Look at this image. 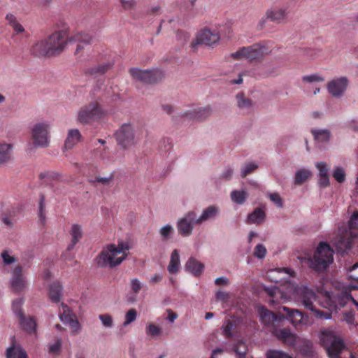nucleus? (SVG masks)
Instances as JSON below:
<instances>
[{
  "mask_svg": "<svg viewBox=\"0 0 358 358\" xmlns=\"http://www.w3.org/2000/svg\"><path fill=\"white\" fill-rule=\"evenodd\" d=\"M47 41L51 55L55 56L60 54L65 48L67 43H78L76 54L81 52L83 45H88L92 42V37L87 33L77 32L69 36L66 31H58L52 34L47 38Z\"/></svg>",
  "mask_w": 358,
  "mask_h": 358,
  "instance_id": "f257e3e1",
  "label": "nucleus"
},
{
  "mask_svg": "<svg viewBox=\"0 0 358 358\" xmlns=\"http://www.w3.org/2000/svg\"><path fill=\"white\" fill-rule=\"evenodd\" d=\"M129 245L120 242L117 245L109 244L105 247L96 258L98 266L114 268L120 265L129 255Z\"/></svg>",
  "mask_w": 358,
  "mask_h": 358,
  "instance_id": "f03ea898",
  "label": "nucleus"
},
{
  "mask_svg": "<svg viewBox=\"0 0 358 358\" xmlns=\"http://www.w3.org/2000/svg\"><path fill=\"white\" fill-rule=\"evenodd\" d=\"M320 342L330 358H353L352 352L347 350L342 338L332 331H322Z\"/></svg>",
  "mask_w": 358,
  "mask_h": 358,
  "instance_id": "7ed1b4c3",
  "label": "nucleus"
},
{
  "mask_svg": "<svg viewBox=\"0 0 358 358\" xmlns=\"http://www.w3.org/2000/svg\"><path fill=\"white\" fill-rule=\"evenodd\" d=\"M269 42L264 41L247 47H242L231 54V57L236 60L246 59L250 62L260 61L271 52Z\"/></svg>",
  "mask_w": 358,
  "mask_h": 358,
  "instance_id": "20e7f679",
  "label": "nucleus"
},
{
  "mask_svg": "<svg viewBox=\"0 0 358 358\" xmlns=\"http://www.w3.org/2000/svg\"><path fill=\"white\" fill-rule=\"evenodd\" d=\"M334 250L327 243H319L313 257L309 259V266L315 271L326 269L334 260Z\"/></svg>",
  "mask_w": 358,
  "mask_h": 358,
  "instance_id": "39448f33",
  "label": "nucleus"
},
{
  "mask_svg": "<svg viewBox=\"0 0 358 358\" xmlns=\"http://www.w3.org/2000/svg\"><path fill=\"white\" fill-rule=\"evenodd\" d=\"M103 113L100 103L96 101H92L80 109L78 120L82 124H90L101 119Z\"/></svg>",
  "mask_w": 358,
  "mask_h": 358,
  "instance_id": "423d86ee",
  "label": "nucleus"
},
{
  "mask_svg": "<svg viewBox=\"0 0 358 358\" xmlns=\"http://www.w3.org/2000/svg\"><path fill=\"white\" fill-rule=\"evenodd\" d=\"M299 299L303 306L308 310L314 312L320 318L329 319L331 314L324 313L317 309L316 304L319 303L316 294L310 289L304 287L299 291Z\"/></svg>",
  "mask_w": 358,
  "mask_h": 358,
  "instance_id": "0eeeda50",
  "label": "nucleus"
},
{
  "mask_svg": "<svg viewBox=\"0 0 358 358\" xmlns=\"http://www.w3.org/2000/svg\"><path fill=\"white\" fill-rule=\"evenodd\" d=\"M117 144L124 149L134 146L138 141L133 125L123 124L115 132Z\"/></svg>",
  "mask_w": 358,
  "mask_h": 358,
  "instance_id": "6e6552de",
  "label": "nucleus"
},
{
  "mask_svg": "<svg viewBox=\"0 0 358 358\" xmlns=\"http://www.w3.org/2000/svg\"><path fill=\"white\" fill-rule=\"evenodd\" d=\"M130 75L136 80L144 83L152 84L164 78V73L159 69L141 70L133 68L129 70Z\"/></svg>",
  "mask_w": 358,
  "mask_h": 358,
  "instance_id": "1a4fd4ad",
  "label": "nucleus"
},
{
  "mask_svg": "<svg viewBox=\"0 0 358 358\" xmlns=\"http://www.w3.org/2000/svg\"><path fill=\"white\" fill-rule=\"evenodd\" d=\"M10 288L16 294H20L27 287V279L22 264L16 265L11 271Z\"/></svg>",
  "mask_w": 358,
  "mask_h": 358,
  "instance_id": "9d476101",
  "label": "nucleus"
},
{
  "mask_svg": "<svg viewBox=\"0 0 358 358\" xmlns=\"http://www.w3.org/2000/svg\"><path fill=\"white\" fill-rule=\"evenodd\" d=\"M285 322L271 329V332L279 341L287 346H294L297 343L298 336L295 333L285 327Z\"/></svg>",
  "mask_w": 358,
  "mask_h": 358,
  "instance_id": "9b49d317",
  "label": "nucleus"
},
{
  "mask_svg": "<svg viewBox=\"0 0 358 358\" xmlns=\"http://www.w3.org/2000/svg\"><path fill=\"white\" fill-rule=\"evenodd\" d=\"M114 64V60L111 57L101 56L97 64L85 70V74L87 76H93L94 78L99 76H103L111 69Z\"/></svg>",
  "mask_w": 358,
  "mask_h": 358,
  "instance_id": "f8f14e48",
  "label": "nucleus"
},
{
  "mask_svg": "<svg viewBox=\"0 0 358 358\" xmlns=\"http://www.w3.org/2000/svg\"><path fill=\"white\" fill-rule=\"evenodd\" d=\"M212 110L210 106L201 107L192 110H187L184 113H177L176 115L173 116L175 121L178 119L193 120L196 121H203L211 115Z\"/></svg>",
  "mask_w": 358,
  "mask_h": 358,
  "instance_id": "ddd939ff",
  "label": "nucleus"
},
{
  "mask_svg": "<svg viewBox=\"0 0 358 358\" xmlns=\"http://www.w3.org/2000/svg\"><path fill=\"white\" fill-rule=\"evenodd\" d=\"M48 128L45 123H37L31 129V138L36 146L45 148L48 145Z\"/></svg>",
  "mask_w": 358,
  "mask_h": 358,
  "instance_id": "4468645a",
  "label": "nucleus"
},
{
  "mask_svg": "<svg viewBox=\"0 0 358 358\" xmlns=\"http://www.w3.org/2000/svg\"><path fill=\"white\" fill-rule=\"evenodd\" d=\"M196 213L194 211L188 212L177 222L178 233L184 237L190 236L192 233L193 224H196Z\"/></svg>",
  "mask_w": 358,
  "mask_h": 358,
  "instance_id": "2eb2a0df",
  "label": "nucleus"
},
{
  "mask_svg": "<svg viewBox=\"0 0 358 358\" xmlns=\"http://www.w3.org/2000/svg\"><path fill=\"white\" fill-rule=\"evenodd\" d=\"M220 36L217 31H211L209 29H201L197 34L195 42L192 43V46L196 44H203L211 46L220 41Z\"/></svg>",
  "mask_w": 358,
  "mask_h": 358,
  "instance_id": "dca6fc26",
  "label": "nucleus"
},
{
  "mask_svg": "<svg viewBox=\"0 0 358 358\" xmlns=\"http://www.w3.org/2000/svg\"><path fill=\"white\" fill-rule=\"evenodd\" d=\"M339 304L345 306L349 301H352L358 307V289L352 285L343 287V289L338 294Z\"/></svg>",
  "mask_w": 358,
  "mask_h": 358,
  "instance_id": "f3484780",
  "label": "nucleus"
},
{
  "mask_svg": "<svg viewBox=\"0 0 358 358\" xmlns=\"http://www.w3.org/2000/svg\"><path fill=\"white\" fill-rule=\"evenodd\" d=\"M348 85L346 77H341L329 81L327 84L329 93L334 97H340L345 92Z\"/></svg>",
  "mask_w": 358,
  "mask_h": 358,
  "instance_id": "a211bd4d",
  "label": "nucleus"
},
{
  "mask_svg": "<svg viewBox=\"0 0 358 358\" xmlns=\"http://www.w3.org/2000/svg\"><path fill=\"white\" fill-rule=\"evenodd\" d=\"M259 315L262 322L266 325L271 324V328L278 327L281 323L286 322V318L282 316H278L264 306H262L259 308Z\"/></svg>",
  "mask_w": 358,
  "mask_h": 358,
  "instance_id": "6ab92c4d",
  "label": "nucleus"
},
{
  "mask_svg": "<svg viewBox=\"0 0 358 358\" xmlns=\"http://www.w3.org/2000/svg\"><path fill=\"white\" fill-rule=\"evenodd\" d=\"M47 38L36 41L30 48V54L36 57H52Z\"/></svg>",
  "mask_w": 358,
  "mask_h": 358,
  "instance_id": "aec40b11",
  "label": "nucleus"
},
{
  "mask_svg": "<svg viewBox=\"0 0 358 358\" xmlns=\"http://www.w3.org/2000/svg\"><path fill=\"white\" fill-rule=\"evenodd\" d=\"M69 234L71 236V243L69 244L66 248V252L63 255L64 258L66 259L67 253L71 252L75 247V245L80 241L83 237V231L81 227L77 224L72 225Z\"/></svg>",
  "mask_w": 358,
  "mask_h": 358,
  "instance_id": "412c9836",
  "label": "nucleus"
},
{
  "mask_svg": "<svg viewBox=\"0 0 358 358\" xmlns=\"http://www.w3.org/2000/svg\"><path fill=\"white\" fill-rule=\"evenodd\" d=\"M269 296L272 297V303H279V299L285 301L287 299L291 298L292 289L289 291L284 292L282 287H273L266 289Z\"/></svg>",
  "mask_w": 358,
  "mask_h": 358,
  "instance_id": "4be33fe9",
  "label": "nucleus"
},
{
  "mask_svg": "<svg viewBox=\"0 0 358 358\" xmlns=\"http://www.w3.org/2000/svg\"><path fill=\"white\" fill-rule=\"evenodd\" d=\"M59 317L63 322L69 324L72 327H75L78 324V321L74 318L70 308L63 303L59 308Z\"/></svg>",
  "mask_w": 358,
  "mask_h": 358,
  "instance_id": "5701e85b",
  "label": "nucleus"
},
{
  "mask_svg": "<svg viewBox=\"0 0 358 358\" xmlns=\"http://www.w3.org/2000/svg\"><path fill=\"white\" fill-rule=\"evenodd\" d=\"M185 269L194 276H199L203 271L204 265L194 257H190L186 262Z\"/></svg>",
  "mask_w": 358,
  "mask_h": 358,
  "instance_id": "b1692460",
  "label": "nucleus"
},
{
  "mask_svg": "<svg viewBox=\"0 0 358 358\" xmlns=\"http://www.w3.org/2000/svg\"><path fill=\"white\" fill-rule=\"evenodd\" d=\"M19 322L21 327L29 334L36 332V323L31 317H27L23 313H18Z\"/></svg>",
  "mask_w": 358,
  "mask_h": 358,
  "instance_id": "393cba45",
  "label": "nucleus"
},
{
  "mask_svg": "<svg viewBox=\"0 0 358 358\" xmlns=\"http://www.w3.org/2000/svg\"><path fill=\"white\" fill-rule=\"evenodd\" d=\"M82 136L77 129L69 130L67 137L64 142L65 149L73 148L78 142L80 141Z\"/></svg>",
  "mask_w": 358,
  "mask_h": 358,
  "instance_id": "a878e982",
  "label": "nucleus"
},
{
  "mask_svg": "<svg viewBox=\"0 0 358 358\" xmlns=\"http://www.w3.org/2000/svg\"><path fill=\"white\" fill-rule=\"evenodd\" d=\"M219 210L217 207L215 206H210L206 209H204L198 218L196 220V224H201L203 222L207 221L210 219H213L218 214Z\"/></svg>",
  "mask_w": 358,
  "mask_h": 358,
  "instance_id": "bb28decb",
  "label": "nucleus"
},
{
  "mask_svg": "<svg viewBox=\"0 0 358 358\" xmlns=\"http://www.w3.org/2000/svg\"><path fill=\"white\" fill-rule=\"evenodd\" d=\"M62 294V286L59 282H55L50 285L49 299L53 303H59Z\"/></svg>",
  "mask_w": 358,
  "mask_h": 358,
  "instance_id": "cd10ccee",
  "label": "nucleus"
},
{
  "mask_svg": "<svg viewBox=\"0 0 358 358\" xmlns=\"http://www.w3.org/2000/svg\"><path fill=\"white\" fill-rule=\"evenodd\" d=\"M12 149L11 144L0 143V165L6 164L11 159Z\"/></svg>",
  "mask_w": 358,
  "mask_h": 358,
  "instance_id": "c85d7f7f",
  "label": "nucleus"
},
{
  "mask_svg": "<svg viewBox=\"0 0 358 358\" xmlns=\"http://www.w3.org/2000/svg\"><path fill=\"white\" fill-rule=\"evenodd\" d=\"M282 310L283 312L286 313L287 315V319L289 320L292 324L296 326L297 324L301 323L303 319V315L301 312H300L298 310L292 309L286 306H283Z\"/></svg>",
  "mask_w": 358,
  "mask_h": 358,
  "instance_id": "c756f323",
  "label": "nucleus"
},
{
  "mask_svg": "<svg viewBox=\"0 0 358 358\" xmlns=\"http://www.w3.org/2000/svg\"><path fill=\"white\" fill-rule=\"evenodd\" d=\"M265 212L261 208H256L252 213L248 216V223L259 224L264 222Z\"/></svg>",
  "mask_w": 358,
  "mask_h": 358,
  "instance_id": "7c9ffc66",
  "label": "nucleus"
},
{
  "mask_svg": "<svg viewBox=\"0 0 358 358\" xmlns=\"http://www.w3.org/2000/svg\"><path fill=\"white\" fill-rule=\"evenodd\" d=\"M352 240L350 238L341 236L335 241V246L338 252H346L351 249Z\"/></svg>",
  "mask_w": 358,
  "mask_h": 358,
  "instance_id": "2f4dec72",
  "label": "nucleus"
},
{
  "mask_svg": "<svg viewBox=\"0 0 358 358\" xmlns=\"http://www.w3.org/2000/svg\"><path fill=\"white\" fill-rule=\"evenodd\" d=\"M180 266V255L178 250H173L171 255L170 262L168 266V271L170 273H176L178 271Z\"/></svg>",
  "mask_w": 358,
  "mask_h": 358,
  "instance_id": "473e14b6",
  "label": "nucleus"
},
{
  "mask_svg": "<svg viewBox=\"0 0 358 358\" xmlns=\"http://www.w3.org/2000/svg\"><path fill=\"white\" fill-rule=\"evenodd\" d=\"M266 17L272 22L279 23L285 17V9L268 10L266 12Z\"/></svg>",
  "mask_w": 358,
  "mask_h": 358,
  "instance_id": "72a5a7b5",
  "label": "nucleus"
},
{
  "mask_svg": "<svg viewBox=\"0 0 358 358\" xmlns=\"http://www.w3.org/2000/svg\"><path fill=\"white\" fill-rule=\"evenodd\" d=\"M289 271L287 268H277L274 270H270L267 272V278L272 282L275 283L280 282L281 280L284 279L283 277L280 275L282 274H289Z\"/></svg>",
  "mask_w": 358,
  "mask_h": 358,
  "instance_id": "f704fd0d",
  "label": "nucleus"
},
{
  "mask_svg": "<svg viewBox=\"0 0 358 358\" xmlns=\"http://www.w3.org/2000/svg\"><path fill=\"white\" fill-rule=\"evenodd\" d=\"M237 106L242 110H250L252 108V101L246 98L243 93H238L236 95Z\"/></svg>",
  "mask_w": 358,
  "mask_h": 358,
  "instance_id": "c9c22d12",
  "label": "nucleus"
},
{
  "mask_svg": "<svg viewBox=\"0 0 358 358\" xmlns=\"http://www.w3.org/2000/svg\"><path fill=\"white\" fill-rule=\"evenodd\" d=\"M7 358H27L26 352L20 347H15L14 345L7 349Z\"/></svg>",
  "mask_w": 358,
  "mask_h": 358,
  "instance_id": "e433bc0d",
  "label": "nucleus"
},
{
  "mask_svg": "<svg viewBox=\"0 0 358 358\" xmlns=\"http://www.w3.org/2000/svg\"><path fill=\"white\" fill-rule=\"evenodd\" d=\"M311 172L307 169H300L295 173L294 183L298 185L303 184L310 176Z\"/></svg>",
  "mask_w": 358,
  "mask_h": 358,
  "instance_id": "4c0bfd02",
  "label": "nucleus"
},
{
  "mask_svg": "<svg viewBox=\"0 0 358 358\" xmlns=\"http://www.w3.org/2000/svg\"><path fill=\"white\" fill-rule=\"evenodd\" d=\"M247 192L245 191L234 190L231 193V200L237 204H243L247 199Z\"/></svg>",
  "mask_w": 358,
  "mask_h": 358,
  "instance_id": "58836bf2",
  "label": "nucleus"
},
{
  "mask_svg": "<svg viewBox=\"0 0 358 358\" xmlns=\"http://www.w3.org/2000/svg\"><path fill=\"white\" fill-rule=\"evenodd\" d=\"M312 134L319 142H327L329 140L330 133L328 130H312Z\"/></svg>",
  "mask_w": 358,
  "mask_h": 358,
  "instance_id": "ea45409f",
  "label": "nucleus"
},
{
  "mask_svg": "<svg viewBox=\"0 0 358 358\" xmlns=\"http://www.w3.org/2000/svg\"><path fill=\"white\" fill-rule=\"evenodd\" d=\"M174 233L173 227L170 224H166L162 227L159 230V234L163 241H166L171 238V236Z\"/></svg>",
  "mask_w": 358,
  "mask_h": 358,
  "instance_id": "a19ab883",
  "label": "nucleus"
},
{
  "mask_svg": "<svg viewBox=\"0 0 358 358\" xmlns=\"http://www.w3.org/2000/svg\"><path fill=\"white\" fill-rule=\"evenodd\" d=\"M1 257L2 259L3 263L4 265L10 266L13 263L17 262V259L11 255L9 251L5 250H3L1 253Z\"/></svg>",
  "mask_w": 358,
  "mask_h": 358,
  "instance_id": "79ce46f5",
  "label": "nucleus"
},
{
  "mask_svg": "<svg viewBox=\"0 0 358 358\" xmlns=\"http://www.w3.org/2000/svg\"><path fill=\"white\" fill-rule=\"evenodd\" d=\"M137 317V311L134 308L129 309L125 314V320L123 322V326L127 327L131 322H134Z\"/></svg>",
  "mask_w": 358,
  "mask_h": 358,
  "instance_id": "37998d69",
  "label": "nucleus"
},
{
  "mask_svg": "<svg viewBox=\"0 0 358 358\" xmlns=\"http://www.w3.org/2000/svg\"><path fill=\"white\" fill-rule=\"evenodd\" d=\"M38 217L42 224L45 222V197L43 195L41 196L39 206H38Z\"/></svg>",
  "mask_w": 358,
  "mask_h": 358,
  "instance_id": "c03bdc74",
  "label": "nucleus"
},
{
  "mask_svg": "<svg viewBox=\"0 0 358 358\" xmlns=\"http://www.w3.org/2000/svg\"><path fill=\"white\" fill-rule=\"evenodd\" d=\"M236 327L234 322L227 320L224 322L222 329L224 334L227 337L230 338L232 336V330Z\"/></svg>",
  "mask_w": 358,
  "mask_h": 358,
  "instance_id": "a18cd8bd",
  "label": "nucleus"
},
{
  "mask_svg": "<svg viewBox=\"0 0 358 358\" xmlns=\"http://www.w3.org/2000/svg\"><path fill=\"white\" fill-rule=\"evenodd\" d=\"M301 52L306 59H314L320 55L321 50L318 49L306 48L303 50Z\"/></svg>",
  "mask_w": 358,
  "mask_h": 358,
  "instance_id": "49530a36",
  "label": "nucleus"
},
{
  "mask_svg": "<svg viewBox=\"0 0 358 358\" xmlns=\"http://www.w3.org/2000/svg\"><path fill=\"white\" fill-rule=\"evenodd\" d=\"M332 176L339 183H343L345 180V173L341 167H336Z\"/></svg>",
  "mask_w": 358,
  "mask_h": 358,
  "instance_id": "de8ad7c7",
  "label": "nucleus"
},
{
  "mask_svg": "<svg viewBox=\"0 0 358 358\" xmlns=\"http://www.w3.org/2000/svg\"><path fill=\"white\" fill-rule=\"evenodd\" d=\"M113 178V174L111 173L109 177L102 178V177H96L94 179H90L89 182L95 185L96 182L101 183L103 185H108Z\"/></svg>",
  "mask_w": 358,
  "mask_h": 358,
  "instance_id": "09e8293b",
  "label": "nucleus"
},
{
  "mask_svg": "<svg viewBox=\"0 0 358 358\" xmlns=\"http://www.w3.org/2000/svg\"><path fill=\"white\" fill-rule=\"evenodd\" d=\"M258 166L255 163H248L247 164L245 167L242 169L241 171V177L245 178L248 175L252 173L255 169H257Z\"/></svg>",
  "mask_w": 358,
  "mask_h": 358,
  "instance_id": "8fccbe9b",
  "label": "nucleus"
},
{
  "mask_svg": "<svg viewBox=\"0 0 358 358\" xmlns=\"http://www.w3.org/2000/svg\"><path fill=\"white\" fill-rule=\"evenodd\" d=\"M254 256L259 258L263 259L265 257L266 254V249L265 246L262 244H258L256 245L254 250Z\"/></svg>",
  "mask_w": 358,
  "mask_h": 358,
  "instance_id": "3c124183",
  "label": "nucleus"
},
{
  "mask_svg": "<svg viewBox=\"0 0 358 358\" xmlns=\"http://www.w3.org/2000/svg\"><path fill=\"white\" fill-rule=\"evenodd\" d=\"M266 358H292L287 354L278 350H268L266 352Z\"/></svg>",
  "mask_w": 358,
  "mask_h": 358,
  "instance_id": "603ef678",
  "label": "nucleus"
},
{
  "mask_svg": "<svg viewBox=\"0 0 358 358\" xmlns=\"http://www.w3.org/2000/svg\"><path fill=\"white\" fill-rule=\"evenodd\" d=\"M102 324L106 327H111L113 325V320L111 315L108 314H101L99 316Z\"/></svg>",
  "mask_w": 358,
  "mask_h": 358,
  "instance_id": "864d4df0",
  "label": "nucleus"
},
{
  "mask_svg": "<svg viewBox=\"0 0 358 358\" xmlns=\"http://www.w3.org/2000/svg\"><path fill=\"white\" fill-rule=\"evenodd\" d=\"M349 227L352 230H355L354 233L358 234V213H355L350 217L349 221Z\"/></svg>",
  "mask_w": 358,
  "mask_h": 358,
  "instance_id": "5fc2aeb1",
  "label": "nucleus"
},
{
  "mask_svg": "<svg viewBox=\"0 0 358 358\" xmlns=\"http://www.w3.org/2000/svg\"><path fill=\"white\" fill-rule=\"evenodd\" d=\"M234 351L241 358H244L246 355V345L243 342H238L234 347Z\"/></svg>",
  "mask_w": 358,
  "mask_h": 358,
  "instance_id": "6e6d98bb",
  "label": "nucleus"
},
{
  "mask_svg": "<svg viewBox=\"0 0 358 358\" xmlns=\"http://www.w3.org/2000/svg\"><path fill=\"white\" fill-rule=\"evenodd\" d=\"M23 303H24V299L22 298L17 299L13 301L12 309L17 317H18V313H22L21 310V308H22Z\"/></svg>",
  "mask_w": 358,
  "mask_h": 358,
  "instance_id": "4d7b16f0",
  "label": "nucleus"
},
{
  "mask_svg": "<svg viewBox=\"0 0 358 358\" xmlns=\"http://www.w3.org/2000/svg\"><path fill=\"white\" fill-rule=\"evenodd\" d=\"M176 38L180 45H183L189 38V35L185 31H178Z\"/></svg>",
  "mask_w": 358,
  "mask_h": 358,
  "instance_id": "13d9d810",
  "label": "nucleus"
},
{
  "mask_svg": "<svg viewBox=\"0 0 358 358\" xmlns=\"http://www.w3.org/2000/svg\"><path fill=\"white\" fill-rule=\"evenodd\" d=\"M146 333L152 336H157L160 334L161 329L154 324H149L146 328Z\"/></svg>",
  "mask_w": 358,
  "mask_h": 358,
  "instance_id": "bf43d9fd",
  "label": "nucleus"
},
{
  "mask_svg": "<svg viewBox=\"0 0 358 358\" xmlns=\"http://www.w3.org/2000/svg\"><path fill=\"white\" fill-rule=\"evenodd\" d=\"M130 285L132 292L135 294H138L142 288V284L137 278L131 280Z\"/></svg>",
  "mask_w": 358,
  "mask_h": 358,
  "instance_id": "052dcab7",
  "label": "nucleus"
},
{
  "mask_svg": "<svg viewBox=\"0 0 358 358\" xmlns=\"http://www.w3.org/2000/svg\"><path fill=\"white\" fill-rule=\"evenodd\" d=\"M349 277L358 282V263H356L350 268Z\"/></svg>",
  "mask_w": 358,
  "mask_h": 358,
  "instance_id": "680f3d73",
  "label": "nucleus"
},
{
  "mask_svg": "<svg viewBox=\"0 0 358 358\" xmlns=\"http://www.w3.org/2000/svg\"><path fill=\"white\" fill-rule=\"evenodd\" d=\"M269 198L278 207H282V201L279 194H270Z\"/></svg>",
  "mask_w": 358,
  "mask_h": 358,
  "instance_id": "e2e57ef3",
  "label": "nucleus"
},
{
  "mask_svg": "<svg viewBox=\"0 0 358 358\" xmlns=\"http://www.w3.org/2000/svg\"><path fill=\"white\" fill-rule=\"evenodd\" d=\"M61 340L58 339L55 343L50 346L49 352L52 354H58L61 348Z\"/></svg>",
  "mask_w": 358,
  "mask_h": 358,
  "instance_id": "0e129e2a",
  "label": "nucleus"
},
{
  "mask_svg": "<svg viewBox=\"0 0 358 358\" xmlns=\"http://www.w3.org/2000/svg\"><path fill=\"white\" fill-rule=\"evenodd\" d=\"M303 80L308 83L323 81L324 79L318 75H310L303 77Z\"/></svg>",
  "mask_w": 358,
  "mask_h": 358,
  "instance_id": "69168bd1",
  "label": "nucleus"
},
{
  "mask_svg": "<svg viewBox=\"0 0 358 358\" xmlns=\"http://www.w3.org/2000/svg\"><path fill=\"white\" fill-rule=\"evenodd\" d=\"M316 167L318 169L319 171H320V175H328L327 173H328V167H327V164L324 162H318L317 164H316Z\"/></svg>",
  "mask_w": 358,
  "mask_h": 358,
  "instance_id": "338daca9",
  "label": "nucleus"
},
{
  "mask_svg": "<svg viewBox=\"0 0 358 358\" xmlns=\"http://www.w3.org/2000/svg\"><path fill=\"white\" fill-rule=\"evenodd\" d=\"M11 27L13 29V31L16 34H21L24 31V27L18 21H17L15 23H14L13 25H11Z\"/></svg>",
  "mask_w": 358,
  "mask_h": 358,
  "instance_id": "774afa93",
  "label": "nucleus"
}]
</instances>
